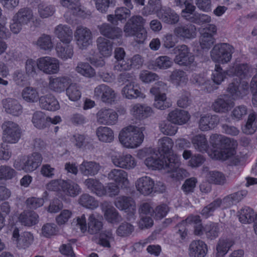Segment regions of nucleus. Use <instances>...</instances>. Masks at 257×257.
Instances as JSON below:
<instances>
[{
  "instance_id": "f257e3e1",
  "label": "nucleus",
  "mask_w": 257,
  "mask_h": 257,
  "mask_svg": "<svg viewBox=\"0 0 257 257\" xmlns=\"http://www.w3.org/2000/svg\"><path fill=\"white\" fill-rule=\"evenodd\" d=\"M212 149L210 154L213 159L226 160L231 159L232 163L237 165L241 161V158L235 154L234 149L229 147L230 140L225 137L217 134L212 135L210 138Z\"/></svg>"
},
{
  "instance_id": "f03ea898",
  "label": "nucleus",
  "mask_w": 257,
  "mask_h": 257,
  "mask_svg": "<svg viewBox=\"0 0 257 257\" xmlns=\"http://www.w3.org/2000/svg\"><path fill=\"white\" fill-rule=\"evenodd\" d=\"M146 20L140 15L131 17L125 23L123 30L126 37H134L138 43H143L147 37L144 26Z\"/></svg>"
},
{
  "instance_id": "7ed1b4c3",
  "label": "nucleus",
  "mask_w": 257,
  "mask_h": 257,
  "mask_svg": "<svg viewBox=\"0 0 257 257\" xmlns=\"http://www.w3.org/2000/svg\"><path fill=\"white\" fill-rule=\"evenodd\" d=\"M145 128L130 125L121 130L119 134L120 143L127 148H136L140 146L144 139Z\"/></svg>"
},
{
  "instance_id": "20e7f679",
  "label": "nucleus",
  "mask_w": 257,
  "mask_h": 257,
  "mask_svg": "<svg viewBox=\"0 0 257 257\" xmlns=\"http://www.w3.org/2000/svg\"><path fill=\"white\" fill-rule=\"evenodd\" d=\"M42 160L41 154L35 152L16 159L13 167L18 171H23L27 173H31L40 166Z\"/></svg>"
},
{
  "instance_id": "39448f33",
  "label": "nucleus",
  "mask_w": 257,
  "mask_h": 257,
  "mask_svg": "<svg viewBox=\"0 0 257 257\" xmlns=\"http://www.w3.org/2000/svg\"><path fill=\"white\" fill-rule=\"evenodd\" d=\"M87 224L86 218L85 214L77 217V226L83 233L86 231L90 234H95L98 233L103 227V224L100 219L96 215L91 213L88 215Z\"/></svg>"
},
{
  "instance_id": "423d86ee",
  "label": "nucleus",
  "mask_w": 257,
  "mask_h": 257,
  "mask_svg": "<svg viewBox=\"0 0 257 257\" xmlns=\"http://www.w3.org/2000/svg\"><path fill=\"white\" fill-rule=\"evenodd\" d=\"M167 84L162 82L156 83L150 89V93L155 96L154 106L159 109L164 110L171 106V103L167 99L166 91Z\"/></svg>"
},
{
  "instance_id": "0eeeda50",
  "label": "nucleus",
  "mask_w": 257,
  "mask_h": 257,
  "mask_svg": "<svg viewBox=\"0 0 257 257\" xmlns=\"http://www.w3.org/2000/svg\"><path fill=\"white\" fill-rule=\"evenodd\" d=\"M234 48L227 43L216 44L210 51L212 60L215 62L225 64L230 61L234 53Z\"/></svg>"
},
{
  "instance_id": "6e6552de",
  "label": "nucleus",
  "mask_w": 257,
  "mask_h": 257,
  "mask_svg": "<svg viewBox=\"0 0 257 257\" xmlns=\"http://www.w3.org/2000/svg\"><path fill=\"white\" fill-rule=\"evenodd\" d=\"M3 140L5 143L15 144L21 138V129L19 124L10 120L5 121L2 125Z\"/></svg>"
},
{
  "instance_id": "1a4fd4ad",
  "label": "nucleus",
  "mask_w": 257,
  "mask_h": 257,
  "mask_svg": "<svg viewBox=\"0 0 257 257\" xmlns=\"http://www.w3.org/2000/svg\"><path fill=\"white\" fill-rule=\"evenodd\" d=\"M174 51L176 54L174 59L176 64L183 66L194 65V56L190 53L187 45H178L174 49Z\"/></svg>"
},
{
  "instance_id": "9d476101",
  "label": "nucleus",
  "mask_w": 257,
  "mask_h": 257,
  "mask_svg": "<svg viewBox=\"0 0 257 257\" xmlns=\"http://www.w3.org/2000/svg\"><path fill=\"white\" fill-rule=\"evenodd\" d=\"M168 166L165 170L170 173V177L179 180L187 176L188 173L184 169L179 168L180 165V157L176 154H173L167 159Z\"/></svg>"
},
{
  "instance_id": "9b49d317",
  "label": "nucleus",
  "mask_w": 257,
  "mask_h": 257,
  "mask_svg": "<svg viewBox=\"0 0 257 257\" xmlns=\"http://www.w3.org/2000/svg\"><path fill=\"white\" fill-rule=\"evenodd\" d=\"M74 36L76 45L80 49H86L92 44V32L86 27L77 26L74 31Z\"/></svg>"
},
{
  "instance_id": "f8f14e48",
  "label": "nucleus",
  "mask_w": 257,
  "mask_h": 257,
  "mask_svg": "<svg viewBox=\"0 0 257 257\" xmlns=\"http://www.w3.org/2000/svg\"><path fill=\"white\" fill-rule=\"evenodd\" d=\"M38 68L48 75L57 74L60 68V61L56 58L44 56L38 59Z\"/></svg>"
},
{
  "instance_id": "ddd939ff",
  "label": "nucleus",
  "mask_w": 257,
  "mask_h": 257,
  "mask_svg": "<svg viewBox=\"0 0 257 257\" xmlns=\"http://www.w3.org/2000/svg\"><path fill=\"white\" fill-rule=\"evenodd\" d=\"M114 204L117 208L125 211L127 213L128 220L135 219L136 207L135 202L132 198L124 196L118 197L116 199Z\"/></svg>"
},
{
  "instance_id": "4468645a",
  "label": "nucleus",
  "mask_w": 257,
  "mask_h": 257,
  "mask_svg": "<svg viewBox=\"0 0 257 257\" xmlns=\"http://www.w3.org/2000/svg\"><path fill=\"white\" fill-rule=\"evenodd\" d=\"M149 152L150 155L145 160V164L148 167L152 169H165L168 166V158L163 157L162 154L152 149H149Z\"/></svg>"
},
{
  "instance_id": "2eb2a0df",
  "label": "nucleus",
  "mask_w": 257,
  "mask_h": 257,
  "mask_svg": "<svg viewBox=\"0 0 257 257\" xmlns=\"http://www.w3.org/2000/svg\"><path fill=\"white\" fill-rule=\"evenodd\" d=\"M96 121L100 124L112 125L115 124L118 120V114L110 108L100 109L96 115Z\"/></svg>"
},
{
  "instance_id": "dca6fc26",
  "label": "nucleus",
  "mask_w": 257,
  "mask_h": 257,
  "mask_svg": "<svg viewBox=\"0 0 257 257\" xmlns=\"http://www.w3.org/2000/svg\"><path fill=\"white\" fill-rule=\"evenodd\" d=\"M94 96L105 103H111L116 97L114 90L109 86L101 84L94 90Z\"/></svg>"
},
{
  "instance_id": "f3484780",
  "label": "nucleus",
  "mask_w": 257,
  "mask_h": 257,
  "mask_svg": "<svg viewBox=\"0 0 257 257\" xmlns=\"http://www.w3.org/2000/svg\"><path fill=\"white\" fill-rule=\"evenodd\" d=\"M253 69L246 63L234 64L227 70V74L229 76L235 75L240 79H248L251 77Z\"/></svg>"
},
{
  "instance_id": "a211bd4d",
  "label": "nucleus",
  "mask_w": 257,
  "mask_h": 257,
  "mask_svg": "<svg viewBox=\"0 0 257 257\" xmlns=\"http://www.w3.org/2000/svg\"><path fill=\"white\" fill-rule=\"evenodd\" d=\"M72 80L68 76H51L49 78L48 88L53 92L60 93L65 91Z\"/></svg>"
},
{
  "instance_id": "6ab92c4d",
  "label": "nucleus",
  "mask_w": 257,
  "mask_h": 257,
  "mask_svg": "<svg viewBox=\"0 0 257 257\" xmlns=\"http://www.w3.org/2000/svg\"><path fill=\"white\" fill-rule=\"evenodd\" d=\"M234 103L227 94L219 96L212 103V109L217 113H226L233 106Z\"/></svg>"
},
{
  "instance_id": "aec40b11",
  "label": "nucleus",
  "mask_w": 257,
  "mask_h": 257,
  "mask_svg": "<svg viewBox=\"0 0 257 257\" xmlns=\"http://www.w3.org/2000/svg\"><path fill=\"white\" fill-rule=\"evenodd\" d=\"M174 34L180 39L192 40L197 36L196 27L190 23L180 25L175 28Z\"/></svg>"
},
{
  "instance_id": "412c9836",
  "label": "nucleus",
  "mask_w": 257,
  "mask_h": 257,
  "mask_svg": "<svg viewBox=\"0 0 257 257\" xmlns=\"http://www.w3.org/2000/svg\"><path fill=\"white\" fill-rule=\"evenodd\" d=\"M235 204L231 194L224 197L223 200L217 199L207 206H205L202 210L201 213L205 218L212 215L215 210L219 208L221 204L224 205L225 207H229Z\"/></svg>"
},
{
  "instance_id": "4be33fe9",
  "label": "nucleus",
  "mask_w": 257,
  "mask_h": 257,
  "mask_svg": "<svg viewBox=\"0 0 257 257\" xmlns=\"http://www.w3.org/2000/svg\"><path fill=\"white\" fill-rule=\"evenodd\" d=\"M97 28L101 35L108 39H118L122 35V30L120 28L107 23L98 25Z\"/></svg>"
},
{
  "instance_id": "5701e85b",
  "label": "nucleus",
  "mask_w": 257,
  "mask_h": 257,
  "mask_svg": "<svg viewBox=\"0 0 257 257\" xmlns=\"http://www.w3.org/2000/svg\"><path fill=\"white\" fill-rule=\"evenodd\" d=\"M135 186L137 191L141 194L147 196L154 191L155 182L150 177L145 176L137 180Z\"/></svg>"
},
{
  "instance_id": "b1692460",
  "label": "nucleus",
  "mask_w": 257,
  "mask_h": 257,
  "mask_svg": "<svg viewBox=\"0 0 257 257\" xmlns=\"http://www.w3.org/2000/svg\"><path fill=\"white\" fill-rule=\"evenodd\" d=\"M111 160L115 166L125 169H133L137 165L135 158L130 154L112 156Z\"/></svg>"
},
{
  "instance_id": "393cba45",
  "label": "nucleus",
  "mask_w": 257,
  "mask_h": 257,
  "mask_svg": "<svg viewBox=\"0 0 257 257\" xmlns=\"http://www.w3.org/2000/svg\"><path fill=\"white\" fill-rule=\"evenodd\" d=\"M100 169L99 163L93 161L83 160L79 166L80 172L84 176H94L98 173Z\"/></svg>"
},
{
  "instance_id": "a878e982",
  "label": "nucleus",
  "mask_w": 257,
  "mask_h": 257,
  "mask_svg": "<svg viewBox=\"0 0 257 257\" xmlns=\"http://www.w3.org/2000/svg\"><path fill=\"white\" fill-rule=\"evenodd\" d=\"M158 18L163 22L169 25H175L179 21V16L170 8H162L157 13Z\"/></svg>"
},
{
  "instance_id": "bb28decb",
  "label": "nucleus",
  "mask_w": 257,
  "mask_h": 257,
  "mask_svg": "<svg viewBox=\"0 0 257 257\" xmlns=\"http://www.w3.org/2000/svg\"><path fill=\"white\" fill-rule=\"evenodd\" d=\"M55 36L64 44H69L73 39V32L67 25L59 24L54 31Z\"/></svg>"
},
{
  "instance_id": "cd10ccee",
  "label": "nucleus",
  "mask_w": 257,
  "mask_h": 257,
  "mask_svg": "<svg viewBox=\"0 0 257 257\" xmlns=\"http://www.w3.org/2000/svg\"><path fill=\"white\" fill-rule=\"evenodd\" d=\"M3 108L6 113L14 116H19L23 112V108L18 101L11 98L4 99L2 101Z\"/></svg>"
},
{
  "instance_id": "c85d7f7f",
  "label": "nucleus",
  "mask_w": 257,
  "mask_h": 257,
  "mask_svg": "<svg viewBox=\"0 0 257 257\" xmlns=\"http://www.w3.org/2000/svg\"><path fill=\"white\" fill-rule=\"evenodd\" d=\"M243 134L247 135L254 134L257 130V112L250 109L245 123L241 127Z\"/></svg>"
},
{
  "instance_id": "c756f323",
  "label": "nucleus",
  "mask_w": 257,
  "mask_h": 257,
  "mask_svg": "<svg viewBox=\"0 0 257 257\" xmlns=\"http://www.w3.org/2000/svg\"><path fill=\"white\" fill-rule=\"evenodd\" d=\"M131 113L136 118L143 119L150 116L153 114L152 108L146 105L140 103L135 104L132 106Z\"/></svg>"
},
{
  "instance_id": "7c9ffc66",
  "label": "nucleus",
  "mask_w": 257,
  "mask_h": 257,
  "mask_svg": "<svg viewBox=\"0 0 257 257\" xmlns=\"http://www.w3.org/2000/svg\"><path fill=\"white\" fill-rule=\"evenodd\" d=\"M219 118L217 115L206 114L201 116L199 121V128L202 131L214 128L218 123Z\"/></svg>"
},
{
  "instance_id": "2f4dec72",
  "label": "nucleus",
  "mask_w": 257,
  "mask_h": 257,
  "mask_svg": "<svg viewBox=\"0 0 257 257\" xmlns=\"http://www.w3.org/2000/svg\"><path fill=\"white\" fill-rule=\"evenodd\" d=\"M189 251L192 257H204L207 252V246L202 240H193L190 244Z\"/></svg>"
},
{
  "instance_id": "473e14b6",
  "label": "nucleus",
  "mask_w": 257,
  "mask_h": 257,
  "mask_svg": "<svg viewBox=\"0 0 257 257\" xmlns=\"http://www.w3.org/2000/svg\"><path fill=\"white\" fill-rule=\"evenodd\" d=\"M189 118L190 115L187 111L179 109L172 110L168 116V119L169 121L179 125L186 123Z\"/></svg>"
},
{
  "instance_id": "72a5a7b5",
  "label": "nucleus",
  "mask_w": 257,
  "mask_h": 257,
  "mask_svg": "<svg viewBox=\"0 0 257 257\" xmlns=\"http://www.w3.org/2000/svg\"><path fill=\"white\" fill-rule=\"evenodd\" d=\"M130 9L125 7L118 8L115 10L114 15L107 16V20L112 25L117 26L118 21L125 20L130 16Z\"/></svg>"
},
{
  "instance_id": "f704fd0d",
  "label": "nucleus",
  "mask_w": 257,
  "mask_h": 257,
  "mask_svg": "<svg viewBox=\"0 0 257 257\" xmlns=\"http://www.w3.org/2000/svg\"><path fill=\"white\" fill-rule=\"evenodd\" d=\"M13 237L16 239L18 246L23 248L29 247L34 240V236L31 232H24L20 235L18 229L14 230Z\"/></svg>"
},
{
  "instance_id": "c9c22d12",
  "label": "nucleus",
  "mask_w": 257,
  "mask_h": 257,
  "mask_svg": "<svg viewBox=\"0 0 257 257\" xmlns=\"http://www.w3.org/2000/svg\"><path fill=\"white\" fill-rule=\"evenodd\" d=\"M173 146V142L171 139L167 137H163L159 140L157 152L162 154L163 157L168 158L170 156L174 154L172 153Z\"/></svg>"
},
{
  "instance_id": "e433bc0d",
  "label": "nucleus",
  "mask_w": 257,
  "mask_h": 257,
  "mask_svg": "<svg viewBox=\"0 0 257 257\" xmlns=\"http://www.w3.org/2000/svg\"><path fill=\"white\" fill-rule=\"evenodd\" d=\"M39 103L40 106L42 109L47 110L55 111L60 108L58 100L51 95L41 96Z\"/></svg>"
},
{
  "instance_id": "4c0bfd02",
  "label": "nucleus",
  "mask_w": 257,
  "mask_h": 257,
  "mask_svg": "<svg viewBox=\"0 0 257 257\" xmlns=\"http://www.w3.org/2000/svg\"><path fill=\"white\" fill-rule=\"evenodd\" d=\"M108 178L122 186H126L129 183L127 173L121 169H112L108 174Z\"/></svg>"
},
{
  "instance_id": "58836bf2",
  "label": "nucleus",
  "mask_w": 257,
  "mask_h": 257,
  "mask_svg": "<svg viewBox=\"0 0 257 257\" xmlns=\"http://www.w3.org/2000/svg\"><path fill=\"white\" fill-rule=\"evenodd\" d=\"M65 44L58 43L55 48L57 57L64 61L71 59L74 54L73 46L70 44Z\"/></svg>"
},
{
  "instance_id": "ea45409f",
  "label": "nucleus",
  "mask_w": 257,
  "mask_h": 257,
  "mask_svg": "<svg viewBox=\"0 0 257 257\" xmlns=\"http://www.w3.org/2000/svg\"><path fill=\"white\" fill-rule=\"evenodd\" d=\"M123 97L127 99H134L138 97H145V95L138 89V87L134 82H131L125 85L121 90Z\"/></svg>"
},
{
  "instance_id": "a19ab883",
  "label": "nucleus",
  "mask_w": 257,
  "mask_h": 257,
  "mask_svg": "<svg viewBox=\"0 0 257 257\" xmlns=\"http://www.w3.org/2000/svg\"><path fill=\"white\" fill-rule=\"evenodd\" d=\"M234 242L227 238H220L216 245V257H224L233 246Z\"/></svg>"
},
{
  "instance_id": "79ce46f5",
  "label": "nucleus",
  "mask_w": 257,
  "mask_h": 257,
  "mask_svg": "<svg viewBox=\"0 0 257 257\" xmlns=\"http://www.w3.org/2000/svg\"><path fill=\"white\" fill-rule=\"evenodd\" d=\"M96 44L97 49L101 55L103 57H108L111 55L113 44L111 41L100 36L97 39Z\"/></svg>"
},
{
  "instance_id": "37998d69",
  "label": "nucleus",
  "mask_w": 257,
  "mask_h": 257,
  "mask_svg": "<svg viewBox=\"0 0 257 257\" xmlns=\"http://www.w3.org/2000/svg\"><path fill=\"white\" fill-rule=\"evenodd\" d=\"M13 17L16 21L24 26L28 25L33 20L34 15L32 10L23 8L20 9Z\"/></svg>"
},
{
  "instance_id": "c03bdc74",
  "label": "nucleus",
  "mask_w": 257,
  "mask_h": 257,
  "mask_svg": "<svg viewBox=\"0 0 257 257\" xmlns=\"http://www.w3.org/2000/svg\"><path fill=\"white\" fill-rule=\"evenodd\" d=\"M19 220L22 224L31 226L39 222V216L34 211H25L20 214Z\"/></svg>"
},
{
  "instance_id": "a18cd8bd",
  "label": "nucleus",
  "mask_w": 257,
  "mask_h": 257,
  "mask_svg": "<svg viewBox=\"0 0 257 257\" xmlns=\"http://www.w3.org/2000/svg\"><path fill=\"white\" fill-rule=\"evenodd\" d=\"M84 184L91 192L95 194L98 196H102L103 184L99 180L89 178L84 180Z\"/></svg>"
},
{
  "instance_id": "49530a36",
  "label": "nucleus",
  "mask_w": 257,
  "mask_h": 257,
  "mask_svg": "<svg viewBox=\"0 0 257 257\" xmlns=\"http://www.w3.org/2000/svg\"><path fill=\"white\" fill-rule=\"evenodd\" d=\"M99 141L103 143H110L114 139L113 131L107 126H99L96 131Z\"/></svg>"
},
{
  "instance_id": "de8ad7c7",
  "label": "nucleus",
  "mask_w": 257,
  "mask_h": 257,
  "mask_svg": "<svg viewBox=\"0 0 257 257\" xmlns=\"http://www.w3.org/2000/svg\"><path fill=\"white\" fill-rule=\"evenodd\" d=\"M102 210L104 212V217L108 222L114 223L120 221L121 217L117 211L108 203L105 202L102 204Z\"/></svg>"
},
{
  "instance_id": "09e8293b",
  "label": "nucleus",
  "mask_w": 257,
  "mask_h": 257,
  "mask_svg": "<svg viewBox=\"0 0 257 257\" xmlns=\"http://www.w3.org/2000/svg\"><path fill=\"white\" fill-rule=\"evenodd\" d=\"M187 222L193 225V232L195 235L200 236L205 233V226H202L199 216L190 215L187 218Z\"/></svg>"
},
{
  "instance_id": "8fccbe9b",
  "label": "nucleus",
  "mask_w": 257,
  "mask_h": 257,
  "mask_svg": "<svg viewBox=\"0 0 257 257\" xmlns=\"http://www.w3.org/2000/svg\"><path fill=\"white\" fill-rule=\"evenodd\" d=\"M81 191L80 187L76 183L70 181L64 180L62 192L65 195L75 197Z\"/></svg>"
},
{
  "instance_id": "3c124183",
  "label": "nucleus",
  "mask_w": 257,
  "mask_h": 257,
  "mask_svg": "<svg viewBox=\"0 0 257 257\" xmlns=\"http://www.w3.org/2000/svg\"><path fill=\"white\" fill-rule=\"evenodd\" d=\"M172 83L177 86L185 85L188 82V77L185 72L180 69L174 70L170 76Z\"/></svg>"
},
{
  "instance_id": "603ef678",
  "label": "nucleus",
  "mask_w": 257,
  "mask_h": 257,
  "mask_svg": "<svg viewBox=\"0 0 257 257\" xmlns=\"http://www.w3.org/2000/svg\"><path fill=\"white\" fill-rule=\"evenodd\" d=\"M32 122L34 126L38 129H44L48 126L47 116L41 111H37L33 113Z\"/></svg>"
},
{
  "instance_id": "864d4df0",
  "label": "nucleus",
  "mask_w": 257,
  "mask_h": 257,
  "mask_svg": "<svg viewBox=\"0 0 257 257\" xmlns=\"http://www.w3.org/2000/svg\"><path fill=\"white\" fill-rule=\"evenodd\" d=\"M191 142L194 148L199 152H206L208 149V143L204 135H196L192 138Z\"/></svg>"
},
{
  "instance_id": "5fc2aeb1",
  "label": "nucleus",
  "mask_w": 257,
  "mask_h": 257,
  "mask_svg": "<svg viewBox=\"0 0 257 257\" xmlns=\"http://www.w3.org/2000/svg\"><path fill=\"white\" fill-rule=\"evenodd\" d=\"M78 202L80 205L89 209H94L98 206V202L87 193L80 195Z\"/></svg>"
},
{
  "instance_id": "6e6d98bb",
  "label": "nucleus",
  "mask_w": 257,
  "mask_h": 257,
  "mask_svg": "<svg viewBox=\"0 0 257 257\" xmlns=\"http://www.w3.org/2000/svg\"><path fill=\"white\" fill-rule=\"evenodd\" d=\"M23 98L29 102H35L40 100V97L37 89L33 87H26L22 91Z\"/></svg>"
},
{
  "instance_id": "4d7b16f0",
  "label": "nucleus",
  "mask_w": 257,
  "mask_h": 257,
  "mask_svg": "<svg viewBox=\"0 0 257 257\" xmlns=\"http://www.w3.org/2000/svg\"><path fill=\"white\" fill-rule=\"evenodd\" d=\"M208 181L211 183L217 185H224L226 182L225 175L218 171H210L206 175Z\"/></svg>"
},
{
  "instance_id": "13d9d810",
  "label": "nucleus",
  "mask_w": 257,
  "mask_h": 257,
  "mask_svg": "<svg viewBox=\"0 0 257 257\" xmlns=\"http://www.w3.org/2000/svg\"><path fill=\"white\" fill-rule=\"evenodd\" d=\"M114 237L111 229H106L99 234L98 244L104 247H110V243L113 242Z\"/></svg>"
},
{
  "instance_id": "bf43d9fd",
  "label": "nucleus",
  "mask_w": 257,
  "mask_h": 257,
  "mask_svg": "<svg viewBox=\"0 0 257 257\" xmlns=\"http://www.w3.org/2000/svg\"><path fill=\"white\" fill-rule=\"evenodd\" d=\"M255 215L252 209L245 206L239 211V219L243 223H250L254 221Z\"/></svg>"
},
{
  "instance_id": "052dcab7",
  "label": "nucleus",
  "mask_w": 257,
  "mask_h": 257,
  "mask_svg": "<svg viewBox=\"0 0 257 257\" xmlns=\"http://www.w3.org/2000/svg\"><path fill=\"white\" fill-rule=\"evenodd\" d=\"M60 3L74 15H80L82 13L79 0H60Z\"/></svg>"
},
{
  "instance_id": "680f3d73",
  "label": "nucleus",
  "mask_w": 257,
  "mask_h": 257,
  "mask_svg": "<svg viewBox=\"0 0 257 257\" xmlns=\"http://www.w3.org/2000/svg\"><path fill=\"white\" fill-rule=\"evenodd\" d=\"M75 71L79 74L87 78L93 77L95 74L94 69L88 63H78L75 68Z\"/></svg>"
},
{
  "instance_id": "e2e57ef3",
  "label": "nucleus",
  "mask_w": 257,
  "mask_h": 257,
  "mask_svg": "<svg viewBox=\"0 0 257 257\" xmlns=\"http://www.w3.org/2000/svg\"><path fill=\"white\" fill-rule=\"evenodd\" d=\"M35 44L40 49L45 51H51L53 47L51 37L46 34L39 37Z\"/></svg>"
},
{
  "instance_id": "0e129e2a",
  "label": "nucleus",
  "mask_w": 257,
  "mask_h": 257,
  "mask_svg": "<svg viewBox=\"0 0 257 257\" xmlns=\"http://www.w3.org/2000/svg\"><path fill=\"white\" fill-rule=\"evenodd\" d=\"M66 88V94L69 99L73 101L79 100L81 96V92L79 86L76 83H70Z\"/></svg>"
},
{
  "instance_id": "69168bd1",
  "label": "nucleus",
  "mask_w": 257,
  "mask_h": 257,
  "mask_svg": "<svg viewBox=\"0 0 257 257\" xmlns=\"http://www.w3.org/2000/svg\"><path fill=\"white\" fill-rule=\"evenodd\" d=\"M160 0H149L148 5L144 7L142 14L144 16H148L156 13L157 14L162 9Z\"/></svg>"
},
{
  "instance_id": "338daca9",
  "label": "nucleus",
  "mask_w": 257,
  "mask_h": 257,
  "mask_svg": "<svg viewBox=\"0 0 257 257\" xmlns=\"http://www.w3.org/2000/svg\"><path fill=\"white\" fill-rule=\"evenodd\" d=\"M38 10L40 17L43 19L52 16L55 12L54 6L45 3H40L38 6Z\"/></svg>"
},
{
  "instance_id": "774afa93",
  "label": "nucleus",
  "mask_w": 257,
  "mask_h": 257,
  "mask_svg": "<svg viewBox=\"0 0 257 257\" xmlns=\"http://www.w3.org/2000/svg\"><path fill=\"white\" fill-rule=\"evenodd\" d=\"M227 71H224L218 64L215 65L214 70L211 75V79L216 85H220L226 78Z\"/></svg>"
}]
</instances>
